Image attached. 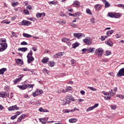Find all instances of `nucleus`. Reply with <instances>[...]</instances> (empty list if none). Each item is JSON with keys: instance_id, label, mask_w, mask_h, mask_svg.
<instances>
[{"instance_id": "nucleus-52", "label": "nucleus", "mask_w": 124, "mask_h": 124, "mask_svg": "<svg viewBox=\"0 0 124 124\" xmlns=\"http://www.w3.org/2000/svg\"><path fill=\"white\" fill-rule=\"evenodd\" d=\"M26 9H29V10H31L32 9V8L31 6V5H29L27 7Z\"/></svg>"}, {"instance_id": "nucleus-3", "label": "nucleus", "mask_w": 124, "mask_h": 124, "mask_svg": "<svg viewBox=\"0 0 124 124\" xmlns=\"http://www.w3.org/2000/svg\"><path fill=\"white\" fill-rule=\"evenodd\" d=\"M122 76H124V68L121 69L117 74V77H122Z\"/></svg>"}, {"instance_id": "nucleus-6", "label": "nucleus", "mask_w": 124, "mask_h": 124, "mask_svg": "<svg viewBox=\"0 0 124 124\" xmlns=\"http://www.w3.org/2000/svg\"><path fill=\"white\" fill-rule=\"evenodd\" d=\"M0 45L1 46V52H3L7 48V44L6 43H0Z\"/></svg>"}, {"instance_id": "nucleus-34", "label": "nucleus", "mask_w": 124, "mask_h": 124, "mask_svg": "<svg viewBox=\"0 0 124 124\" xmlns=\"http://www.w3.org/2000/svg\"><path fill=\"white\" fill-rule=\"evenodd\" d=\"M57 23H58V24H60V25H65V24L66 23L65 21H59L57 22Z\"/></svg>"}, {"instance_id": "nucleus-48", "label": "nucleus", "mask_w": 124, "mask_h": 124, "mask_svg": "<svg viewBox=\"0 0 124 124\" xmlns=\"http://www.w3.org/2000/svg\"><path fill=\"white\" fill-rule=\"evenodd\" d=\"M104 99H105V100H109V99H111V97L110 96H105Z\"/></svg>"}, {"instance_id": "nucleus-56", "label": "nucleus", "mask_w": 124, "mask_h": 124, "mask_svg": "<svg viewBox=\"0 0 124 124\" xmlns=\"http://www.w3.org/2000/svg\"><path fill=\"white\" fill-rule=\"evenodd\" d=\"M21 45H28V43L25 42V41H23L21 43Z\"/></svg>"}, {"instance_id": "nucleus-54", "label": "nucleus", "mask_w": 124, "mask_h": 124, "mask_svg": "<svg viewBox=\"0 0 124 124\" xmlns=\"http://www.w3.org/2000/svg\"><path fill=\"white\" fill-rule=\"evenodd\" d=\"M117 97L122 98V99L124 98V95H117Z\"/></svg>"}, {"instance_id": "nucleus-21", "label": "nucleus", "mask_w": 124, "mask_h": 124, "mask_svg": "<svg viewBox=\"0 0 124 124\" xmlns=\"http://www.w3.org/2000/svg\"><path fill=\"white\" fill-rule=\"evenodd\" d=\"M6 68H3L0 69V75L3 74L6 71Z\"/></svg>"}, {"instance_id": "nucleus-41", "label": "nucleus", "mask_w": 124, "mask_h": 124, "mask_svg": "<svg viewBox=\"0 0 124 124\" xmlns=\"http://www.w3.org/2000/svg\"><path fill=\"white\" fill-rule=\"evenodd\" d=\"M42 16V13H37L36 14L37 18H41Z\"/></svg>"}, {"instance_id": "nucleus-36", "label": "nucleus", "mask_w": 124, "mask_h": 124, "mask_svg": "<svg viewBox=\"0 0 124 124\" xmlns=\"http://www.w3.org/2000/svg\"><path fill=\"white\" fill-rule=\"evenodd\" d=\"M101 6L100 5V4H96V5H95L94 8H95L97 10H98V9L100 8Z\"/></svg>"}, {"instance_id": "nucleus-16", "label": "nucleus", "mask_w": 124, "mask_h": 124, "mask_svg": "<svg viewBox=\"0 0 124 124\" xmlns=\"http://www.w3.org/2000/svg\"><path fill=\"white\" fill-rule=\"evenodd\" d=\"M64 52H59L54 55V58H60L61 56H62Z\"/></svg>"}, {"instance_id": "nucleus-11", "label": "nucleus", "mask_w": 124, "mask_h": 124, "mask_svg": "<svg viewBox=\"0 0 124 124\" xmlns=\"http://www.w3.org/2000/svg\"><path fill=\"white\" fill-rule=\"evenodd\" d=\"M24 77V76L23 75H19V78H16L14 80V83H18L19 81H21L22 80V78Z\"/></svg>"}, {"instance_id": "nucleus-24", "label": "nucleus", "mask_w": 124, "mask_h": 124, "mask_svg": "<svg viewBox=\"0 0 124 124\" xmlns=\"http://www.w3.org/2000/svg\"><path fill=\"white\" fill-rule=\"evenodd\" d=\"M79 44L78 42L75 43L74 44H73L72 45V47L74 49H75V48H76L77 47H78V46H79Z\"/></svg>"}, {"instance_id": "nucleus-8", "label": "nucleus", "mask_w": 124, "mask_h": 124, "mask_svg": "<svg viewBox=\"0 0 124 124\" xmlns=\"http://www.w3.org/2000/svg\"><path fill=\"white\" fill-rule=\"evenodd\" d=\"M21 25H24V26H30V25L31 24V21H29L28 20H23L21 22Z\"/></svg>"}, {"instance_id": "nucleus-47", "label": "nucleus", "mask_w": 124, "mask_h": 124, "mask_svg": "<svg viewBox=\"0 0 124 124\" xmlns=\"http://www.w3.org/2000/svg\"><path fill=\"white\" fill-rule=\"evenodd\" d=\"M70 26L71 27H73L74 28H76V27H77V25H76V24H74L73 22L70 23Z\"/></svg>"}, {"instance_id": "nucleus-30", "label": "nucleus", "mask_w": 124, "mask_h": 124, "mask_svg": "<svg viewBox=\"0 0 124 124\" xmlns=\"http://www.w3.org/2000/svg\"><path fill=\"white\" fill-rule=\"evenodd\" d=\"M106 43L108 46H113V42H112L111 41H108L106 42Z\"/></svg>"}, {"instance_id": "nucleus-23", "label": "nucleus", "mask_w": 124, "mask_h": 124, "mask_svg": "<svg viewBox=\"0 0 124 124\" xmlns=\"http://www.w3.org/2000/svg\"><path fill=\"white\" fill-rule=\"evenodd\" d=\"M69 122L71 123H76L77 122V119H76V118H72L69 120Z\"/></svg>"}, {"instance_id": "nucleus-15", "label": "nucleus", "mask_w": 124, "mask_h": 124, "mask_svg": "<svg viewBox=\"0 0 124 124\" xmlns=\"http://www.w3.org/2000/svg\"><path fill=\"white\" fill-rule=\"evenodd\" d=\"M17 87L21 90H26V89H27V85H26V84H23L22 85H17Z\"/></svg>"}, {"instance_id": "nucleus-49", "label": "nucleus", "mask_w": 124, "mask_h": 124, "mask_svg": "<svg viewBox=\"0 0 124 124\" xmlns=\"http://www.w3.org/2000/svg\"><path fill=\"white\" fill-rule=\"evenodd\" d=\"M49 4H54V5H56V4H57V2L51 1L49 2Z\"/></svg>"}, {"instance_id": "nucleus-19", "label": "nucleus", "mask_w": 124, "mask_h": 124, "mask_svg": "<svg viewBox=\"0 0 124 124\" xmlns=\"http://www.w3.org/2000/svg\"><path fill=\"white\" fill-rule=\"evenodd\" d=\"M23 35L24 37H26L27 38H31V35L26 33H23Z\"/></svg>"}, {"instance_id": "nucleus-43", "label": "nucleus", "mask_w": 124, "mask_h": 124, "mask_svg": "<svg viewBox=\"0 0 124 124\" xmlns=\"http://www.w3.org/2000/svg\"><path fill=\"white\" fill-rule=\"evenodd\" d=\"M109 93L110 94V95H112V96H114V94H115V93H113V90H111V91L109 92Z\"/></svg>"}, {"instance_id": "nucleus-20", "label": "nucleus", "mask_w": 124, "mask_h": 124, "mask_svg": "<svg viewBox=\"0 0 124 124\" xmlns=\"http://www.w3.org/2000/svg\"><path fill=\"white\" fill-rule=\"evenodd\" d=\"M16 63H17V64H20L21 65H23V61L20 59L16 60Z\"/></svg>"}, {"instance_id": "nucleus-46", "label": "nucleus", "mask_w": 124, "mask_h": 124, "mask_svg": "<svg viewBox=\"0 0 124 124\" xmlns=\"http://www.w3.org/2000/svg\"><path fill=\"white\" fill-rule=\"evenodd\" d=\"M110 108L112 110H115L116 109H117V106L114 105H111L110 106Z\"/></svg>"}, {"instance_id": "nucleus-62", "label": "nucleus", "mask_w": 124, "mask_h": 124, "mask_svg": "<svg viewBox=\"0 0 124 124\" xmlns=\"http://www.w3.org/2000/svg\"><path fill=\"white\" fill-rule=\"evenodd\" d=\"M69 91H71V87H68L66 90V92H69Z\"/></svg>"}, {"instance_id": "nucleus-60", "label": "nucleus", "mask_w": 124, "mask_h": 124, "mask_svg": "<svg viewBox=\"0 0 124 124\" xmlns=\"http://www.w3.org/2000/svg\"><path fill=\"white\" fill-rule=\"evenodd\" d=\"M98 105H99V104H94V105L93 106V108L94 109V108H96V107H98Z\"/></svg>"}, {"instance_id": "nucleus-14", "label": "nucleus", "mask_w": 124, "mask_h": 124, "mask_svg": "<svg viewBox=\"0 0 124 124\" xmlns=\"http://www.w3.org/2000/svg\"><path fill=\"white\" fill-rule=\"evenodd\" d=\"M94 50H95V48L94 47H89L88 48H87V52L88 53H93V52Z\"/></svg>"}, {"instance_id": "nucleus-50", "label": "nucleus", "mask_w": 124, "mask_h": 124, "mask_svg": "<svg viewBox=\"0 0 124 124\" xmlns=\"http://www.w3.org/2000/svg\"><path fill=\"white\" fill-rule=\"evenodd\" d=\"M115 37H116V38H121V37H122V35H121L120 34H116L115 35Z\"/></svg>"}, {"instance_id": "nucleus-29", "label": "nucleus", "mask_w": 124, "mask_h": 124, "mask_svg": "<svg viewBox=\"0 0 124 124\" xmlns=\"http://www.w3.org/2000/svg\"><path fill=\"white\" fill-rule=\"evenodd\" d=\"M86 12L87 14H89V15H93V13H92V11L90 9H86Z\"/></svg>"}, {"instance_id": "nucleus-18", "label": "nucleus", "mask_w": 124, "mask_h": 124, "mask_svg": "<svg viewBox=\"0 0 124 124\" xmlns=\"http://www.w3.org/2000/svg\"><path fill=\"white\" fill-rule=\"evenodd\" d=\"M16 115L11 116V120H15V119H16V118H17V117H18V116H19V115H20V112L19 111H17L16 112Z\"/></svg>"}, {"instance_id": "nucleus-25", "label": "nucleus", "mask_w": 124, "mask_h": 124, "mask_svg": "<svg viewBox=\"0 0 124 124\" xmlns=\"http://www.w3.org/2000/svg\"><path fill=\"white\" fill-rule=\"evenodd\" d=\"M114 33V30H109L107 32V34L109 36Z\"/></svg>"}, {"instance_id": "nucleus-32", "label": "nucleus", "mask_w": 124, "mask_h": 124, "mask_svg": "<svg viewBox=\"0 0 124 124\" xmlns=\"http://www.w3.org/2000/svg\"><path fill=\"white\" fill-rule=\"evenodd\" d=\"M88 88L90 90H91V91H93L94 92H96V91H97V89H96V88H95L94 87H88Z\"/></svg>"}, {"instance_id": "nucleus-22", "label": "nucleus", "mask_w": 124, "mask_h": 124, "mask_svg": "<svg viewBox=\"0 0 124 124\" xmlns=\"http://www.w3.org/2000/svg\"><path fill=\"white\" fill-rule=\"evenodd\" d=\"M48 61H49V58H44L42 60V62H43V63H47Z\"/></svg>"}, {"instance_id": "nucleus-55", "label": "nucleus", "mask_w": 124, "mask_h": 124, "mask_svg": "<svg viewBox=\"0 0 124 124\" xmlns=\"http://www.w3.org/2000/svg\"><path fill=\"white\" fill-rule=\"evenodd\" d=\"M100 40H101V41H104V40H105V37H104V36H101Z\"/></svg>"}, {"instance_id": "nucleus-10", "label": "nucleus", "mask_w": 124, "mask_h": 124, "mask_svg": "<svg viewBox=\"0 0 124 124\" xmlns=\"http://www.w3.org/2000/svg\"><path fill=\"white\" fill-rule=\"evenodd\" d=\"M62 42L67 43L68 45H70V40L68 38H63L62 39Z\"/></svg>"}, {"instance_id": "nucleus-13", "label": "nucleus", "mask_w": 124, "mask_h": 124, "mask_svg": "<svg viewBox=\"0 0 124 124\" xmlns=\"http://www.w3.org/2000/svg\"><path fill=\"white\" fill-rule=\"evenodd\" d=\"M102 1L104 2V3H105V8H108V7H109L110 3H109L108 1H107L106 0H103Z\"/></svg>"}, {"instance_id": "nucleus-1", "label": "nucleus", "mask_w": 124, "mask_h": 124, "mask_svg": "<svg viewBox=\"0 0 124 124\" xmlns=\"http://www.w3.org/2000/svg\"><path fill=\"white\" fill-rule=\"evenodd\" d=\"M103 49L102 48H96L95 51V54L97 56L98 58H101L103 55Z\"/></svg>"}, {"instance_id": "nucleus-39", "label": "nucleus", "mask_w": 124, "mask_h": 124, "mask_svg": "<svg viewBox=\"0 0 124 124\" xmlns=\"http://www.w3.org/2000/svg\"><path fill=\"white\" fill-rule=\"evenodd\" d=\"M12 6H13L14 7H15V6H17L18 5V2H12Z\"/></svg>"}, {"instance_id": "nucleus-61", "label": "nucleus", "mask_w": 124, "mask_h": 124, "mask_svg": "<svg viewBox=\"0 0 124 124\" xmlns=\"http://www.w3.org/2000/svg\"><path fill=\"white\" fill-rule=\"evenodd\" d=\"M16 17H17V16H13L11 18V21H14V20H15V19H16Z\"/></svg>"}, {"instance_id": "nucleus-17", "label": "nucleus", "mask_w": 124, "mask_h": 124, "mask_svg": "<svg viewBox=\"0 0 124 124\" xmlns=\"http://www.w3.org/2000/svg\"><path fill=\"white\" fill-rule=\"evenodd\" d=\"M27 47H19L18 48V51H21V52H26V51H27Z\"/></svg>"}, {"instance_id": "nucleus-45", "label": "nucleus", "mask_w": 124, "mask_h": 124, "mask_svg": "<svg viewBox=\"0 0 124 124\" xmlns=\"http://www.w3.org/2000/svg\"><path fill=\"white\" fill-rule=\"evenodd\" d=\"M71 62L72 66H75V62H74V59L71 60Z\"/></svg>"}, {"instance_id": "nucleus-40", "label": "nucleus", "mask_w": 124, "mask_h": 124, "mask_svg": "<svg viewBox=\"0 0 124 124\" xmlns=\"http://www.w3.org/2000/svg\"><path fill=\"white\" fill-rule=\"evenodd\" d=\"M101 93H102L104 95H109L110 94V93L108 92L105 93V92L104 91L102 92Z\"/></svg>"}, {"instance_id": "nucleus-51", "label": "nucleus", "mask_w": 124, "mask_h": 124, "mask_svg": "<svg viewBox=\"0 0 124 124\" xmlns=\"http://www.w3.org/2000/svg\"><path fill=\"white\" fill-rule=\"evenodd\" d=\"M79 1H75L73 3L74 5H79Z\"/></svg>"}, {"instance_id": "nucleus-2", "label": "nucleus", "mask_w": 124, "mask_h": 124, "mask_svg": "<svg viewBox=\"0 0 124 124\" xmlns=\"http://www.w3.org/2000/svg\"><path fill=\"white\" fill-rule=\"evenodd\" d=\"M28 59L27 62L29 63H31L32 61H34V58L32 57V51L31 50L27 56Z\"/></svg>"}, {"instance_id": "nucleus-35", "label": "nucleus", "mask_w": 124, "mask_h": 124, "mask_svg": "<svg viewBox=\"0 0 124 124\" xmlns=\"http://www.w3.org/2000/svg\"><path fill=\"white\" fill-rule=\"evenodd\" d=\"M49 66L53 67L55 65V62L53 61H51L48 63Z\"/></svg>"}, {"instance_id": "nucleus-9", "label": "nucleus", "mask_w": 124, "mask_h": 124, "mask_svg": "<svg viewBox=\"0 0 124 124\" xmlns=\"http://www.w3.org/2000/svg\"><path fill=\"white\" fill-rule=\"evenodd\" d=\"M66 100L69 101V103L70 102H71V101H75V99H74L73 97L68 95L66 97Z\"/></svg>"}, {"instance_id": "nucleus-64", "label": "nucleus", "mask_w": 124, "mask_h": 124, "mask_svg": "<svg viewBox=\"0 0 124 124\" xmlns=\"http://www.w3.org/2000/svg\"><path fill=\"white\" fill-rule=\"evenodd\" d=\"M22 120V118L20 116L18 118L17 122H18V123H20V122H21Z\"/></svg>"}, {"instance_id": "nucleus-7", "label": "nucleus", "mask_w": 124, "mask_h": 124, "mask_svg": "<svg viewBox=\"0 0 124 124\" xmlns=\"http://www.w3.org/2000/svg\"><path fill=\"white\" fill-rule=\"evenodd\" d=\"M83 42L86 43L87 45H90L92 44V40L90 38H87L83 39Z\"/></svg>"}, {"instance_id": "nucleus-42", "label": "nucleus", "mask_w": 124, "mask_h": 124, "mask_svg": "<svg viewBox=\"0 0 124 124\" xmlns=\"http://www.w3.org/2000/svg\"><path fill=\"white\" fill-rule=\"evenodd\" d=\"M23 12L24 14H26V15H29V14H30V12H29L28 10H24Z\"/></svg>"}, {"instance_id": "nucleus-58", "label": "nucleus", "mask_w": 124, "mask_h": 124, "mask_svg": "<svg viewBox=\"0 0 124 124\" xmlns=\"http://www.w3.org/2000/svg\"><path fill=\"white\" fill-rule=\"evenodd\" d=\"M12 34H13V36H15V37H18V35L15 34V32L13 31L12 32Z\"/></svg>"}, {"instance_id": "nucleus-12", "label": "nucleus", "mask_w": 124, "mask_h": 124, "mask_svg": "<svg viewBox=\"0 0 124 124\" xmlns=\"http://www.w3.org/2000/svg\"><path fill=\"white\" fill-rule=\"evenodd\" d=\"M82 34L81 33H74V36L77 37V38H81L82 37Z\"/></svg>"}, {"instance_id": "nucleus-4", "label": "nucleus", "mask_w": 124, "mask_h": 124, "mask_svg": "<svg viewBox=\"0 0 124 124\" xmlns=\"http://www.w3.org/2000/svg\"><path fill=\"white\" fill-rule=\"evenodd\" d=\"M6 96H8V97L9 96V93H6L4 92H0V97L5 98Z\"/></svg>"}, {"instance_id": "nucleus-26", "label": "nucleus", "mask_w": 124, "mask_h": 124, "mask_svg": "<svg viewBox=\"0 0 124 124\" xmlns=\"http://www.w3.org/2000/svg\"><path fill=\"white\" fill-rule=\"evenodd\" d=\"M121 16L120 13H114V18H120Z\"/></svg>"}, {"instance_id": "nucleus-63", "label": "nucleus", "mask_w": 124, "mask_h": 124, "mask_svg": "<svg viewBox=\"0 0 124 124\" xmlns=\"http://www.w3.org/2000/svg\"><path fill=\"white\" fill-rule=\"evenodd\" d=\"M68 11H69V12H71V13L73 12V9H72L71 8H68Z\"/></svg>"}, {"instance_id": "nucleus-33", "label": "nucleus", "mask_w": 124, "mask_h": 124, "mask_svg": "<svg viewBox=\"0 0 124 124\" xmlns=\"http://www.w3.org/2000/svg\"><path fill=\"white\" fill-rule=\"evenodd\" d=\"M42 71L43 73H45V74H48L49 73V71H48L46 68L43 69Z\"/></svg>"}, {"instance_id": "nucleus-38", "label": "nucleus", "mask_w": 124, "mask_h": 124, "mask_svg": "<svg viewBox=\"0 0 124 124\" xmlns=\"http://www.w3.org/2000/svg\"><path fill=\"white\" fill-rule=\"evenodd\" d=\"M93 107H89L86 110V112H89L90 111H92V110H93Z\"/></svg>"}, {"instance_id": "nucleus-53", "label": "nucleus", "mask_w": 124, "mask_h": 124, "mask_svg": "<svg viewBox=\"0 0 124 124\" xmlns=\"http://www.w3.org/2000/svg\"><path fill=\"white\" fill-rule=\"evenodd\" d=\"M31 72L32 74H33L34 75H36V71H35V70H32L31 71Z\"/></svg>"}, {"instance_id": "nucleus-59", "label": "nucleus", "mask_w": 124, "mask_h": 124, "mask_svg": "<svg viewBox=\"0 0 124 124\" xmlns=\"http://www.w3.org/2000/svg\"><path fill=\"white\" fill-rule=\"evenodd\" d=\"M106 54V56H109V55H111V51H107Z\"/></svg>"}, {"instance_id": "nucleus-28", "label": "nucleus", "mask_w": 124, "mask_h": 124, "mask_svg": "<svg viewBox=\"0 0 124 124\" xmlns=\"http://www.w3.org/2000/svg\"><path fill=\"white\" fill-rule=\"evenodd\" d=\"M108 17H110L111 18H114V13H108Z\"/></svg>"}, {"instance_id": "nucleus-31", "label": "nucleus", "mask_w": 124, "mask_h": 124, "mask_svg": "<svg viewBox=\"0 0 124 124\" xmlns=\"http://www.w3.org/2000/svg\"><path fill=\"white\" fill-rule=\"evenodd\" d=\"M48 119H49V117H45L44 118L39 119V121H40V122H42V120L44 121H48Z\"/></svg>"}, {"instance_id": "nucleus-57", "label": "nucleus", "mask_w": 124, "mask_h": 124, "mask_svg": "<svg viewBox=\"0 0 124 124\" xmlns=\"http://www.w3.org/2000/svg\"><path fill=\"white\" fill-rule=\"evenodd\" d=\"M2 23H3V24H10V21L8 22L7 21L4 20L2 21Z\"/></svg>"}, {"instance_id": "nucleus-27", "label": "nucleus", "mask_w": 124, "mask_h": 124, "mask_svg": "<svg viewBox=\"0 0 124 124\" xmlns=\"http://www.w3.org/2000/svg\"><path fill=\"white\" fill-rule=\"evenodd\" d=\"M25 86H26V88H28V89H30V88H33V86H34V84H25Z\"/></svg>"}, {"instance_id": "nucleus-37", "label": "nucleus", "mask_w": 124, "mask_h": 124, "mask_svg": "<svg viewBox=\"0 0 124 124\" xmlns=\"http://www.w3.org/2000/svg\"><path fill=\"white\" fill-rule=\"evenodd\" d=\"M68 103H69V101H68V100H66L65 101H63L62 103V105H66V104H68Z\"/></svg>"}, {"instance_id": "nucleus-5", "label": "nucleus", "mask_w": 124, "mask_h": 124, "mask_svg": "<svg viewBox=\"0 0 124 124\" xmlns=\"http://www.w3.org/2000/svg\"><path fill=\"white\" fill-rule=\"evenodd\" d=\"M9 111H14V110H19V107L17 105L13 106L12 107H9L8 108Z\"/></svg>"}, {"instance_id": "nucleus-44", "label": "nucleus", "mask_w": 124, "mask_h": 124, "mask_svg": "<svg viewBox=\"0 0 124 124\" xmlns=\"http://www.w3.org/2000/svg\"><path fill=\"white\" fill-rule=\"evenodd\" d=\"M63 113H69L70 112V109H64L62 110Z\"/></svg>"}]
</instances>
